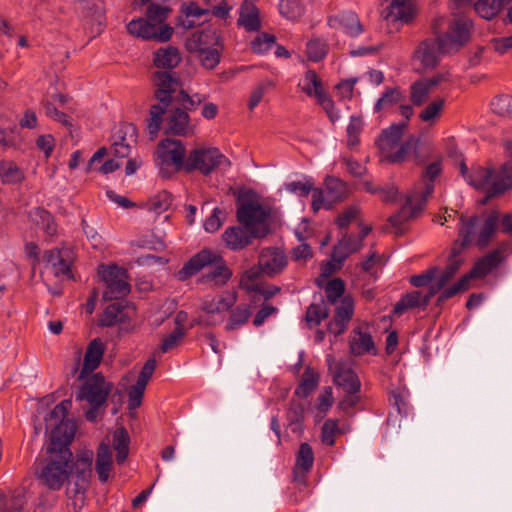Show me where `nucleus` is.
<instances>
[{"label":"nucleus","mask_w":512,"mask_h":512,"mask_svg":"<svg viewBox=\"0 0 512 512\" xmlns=\"http://www.w3.org/2000/svg\"><path fill=\"white\" fill-rule=\"evenodd\" d=\"M50 439L47 452L50 457L39 473V481L51 490H59L71 477L74 479L75 493H84L92 476L93 452L87 451L73 460L69 448L72 440Z\"/></svg>","instance_id":"obj_1"},{"label":"nucleus","mask_w":512,"mask_h":512,"mask_svg":"<svg viewBox=\"0 0 512 512\" xmlns=\"http://www.w3.org/2000/svg\"><path fill=\"white\" fill-rule=\"evenodd\" d=\"M272 209L260 203L253 189L240 190L236 194V218L239 226L228 227L222 234L225 246L240 251L255 239L265 238L271 232Z\"/></svg>","instance_id":"obj_2"},{"label":"nucleus","mask_w":512,"mask_h":512,"mask_svg":"<svg viewBox=\"0 0 512 512\" xmlns=\"http://www.w3.org/2000/svg\"><path fill=\"white\" fill-rule=\"evenodd\" d=\"M104 352L105 347L100 338L90 341L77 377L81 385L76 392V401H86L89 404V409L85 413L89 422L97 420L99 410L107 406L108 397L113 389V384L106 381L101 373H93L100 365Z\"/></svg>","instance_id":"obj_3"},{"label":"nucleus","mask_w":512,"mask_h":512,"mask_svg":"<svg viewBox=\"0 0 512 512\" xmlns=\"http://www.w3.org/2000/svg\"><path fill=\"white\" fill-rule=\"evenodd\" d=\"M153 83L155 86L154 98L158 101L149 110L146 129L153 140L161 129L163 115L173 104L186 110L195 111L198 108L191 96L181 88V79L177 72H154Z\"/></svg>","instance_id":"obj_4"},{"label":"nucleus","mask_w":512,"mask_h":512,"mask_svg":"<svg viewBox=\"0 0 512 512\" xmlns=\"http://www.w3.org/2000/svg\"><path fill=\"white\" fill-rule=\"evenodd\" d=\"M500 223V229L503 233L512 235V215L505 214L501 221L499 213L492 211L485 218L479 228V218L474 215L469 218L460 216V227L458 229V238L454 241L449 256H459L466 249L475 245L479 250L489 246L494 238Z\"/></svg>","instance_id":"obj_5"},{"label":"nucleus","mask_w":512,"mask_h":512,"mask_svg":"<svg viewBox=\"0 0 512 512\" xmlns=\"http://www.w3.org/2000/svg\"><path fill=\"white\" fill-rule=\"evenodd\" d=\"M441 170L440 159L426 166L422 174L423 180L425 181V189L421 192L420 197H408L402 208L396 214L388 218L387 223L382 226V231L393 233L396 236H400L405 233L407 229L406 222L422 212L428 197L434 191L433 182L439 176Z\"/></svg>","instance_id":"obj_6"},{"label":"nucleus","mask_w":512,"mask_h":512,"mask_svg":"<svg viewBox=\"0 0 512 512\" xmlns=\"http://www.w3.org/2000/svg\"><path fill=\"white\" fill-rule=\"evenodd\" d=\"M171 9L161 5L150 3L147 6L145 18L131 20L127 24V31L143 40H154L157 42L169 41L173 35V28L166 21Z\"/></svg>","instance_id":"obj_7"},{"label":"nucleus","mask_w":512,"mask_h":512,"mask_svg":"<svg viewBox=\"0 0 512 512\" xmlns=\"http://www.w3.org/2000/svg\"><path fill=\"white\" fill-rule=\"evenodd\" d=\"M471 270L463 275L458 281L449 287L440 286L438 281L432 283L427 294L433 298L437 293H440L436 300V306L442 307L444 302L452 297L464 293L471 288L472 282L481 280L490 274L493 270L497 269L505 258H477Z\"/></svg>","instance_id":"obj_8"},{"label":"nucleus","mask_w":512,"mask_h":512,"mask_svg":"<svg viewBox=\"0 0 512 512\" xmlns=\"http://www.w3.org/2000/svg\"><path fill=\"white\" fill-rule=\"evenodd\" d=\"M230 166V160L218 148L199 147L189 152L185 171L187 173L199 171L202 175L207 176L215 170L226 169Z\"/></svg>","instance_id":"obj_9"},{"label":"nucleus","mask_w":512,"mask_h":512,"mask_svg":"<svg viewBox=\"0 0 512 512\" xmlns=\"http://www.w3.org/2000/svg\"><path fill=\"white\" fill-rule=\"evenodd\" d=\"M72 407L71 398L63 400L55 406L45 417V432L50 439L73 440L75 434V423L68 418V412Z\"/></svg>","instance_id":"obj_10"},{"label":"nucleus","mask_w":512,"mask_h":512,"mask_svg":"<svg viewBox=\"0 0 512 512\" xmlns=\"http://www.w3.org/2000/svg\"><path fill=\"white\" fill-rule=\"evenodd\" d=\"M97 272L107 286V290L103 293L105 301L122 298L130 293L131 285L128 282L126 269L115 263L100 264Z\"/></svg>","instance_id":"obj_11"},{"label":"nucleus","mask_w":512,"mask_h":512,"mask_svg":"<svg viewBox=\"0 0 512 512\" xmlns=\"http://www.w3.org/2000/svg\"><path fill=\"white\" fill-rule=\"evenodd\" d=\"M448 52L447 40L445 38L425 39L422 41L415 53L414 57L421 64L422 70H432L440 62L442 54Z\"/></svg>","instance_id":"obj_12"},{"label":"nucleus","mask_w":512,"mask_h":512,"mask_svg":"<svg viewBox=\"0 0 512 512\" xmlns=\"http://www.w3.org/2000/svg\"><path fill=\"white\" fill-rule=\"evenodd\" d=\"M287 265V258H268L264 263L260 262L258 266H253L246 270L240 280V288L247 291L243 286L245 283L249 286H259L255 283L263 275L274 277L279 274Z\"/></svg>","instance_id":"obj_13"},{"label":"nucleus","mask_w":512,"mask_h":512,"mask_svg":"<svg viewBox=\"0 0 512 512\" xmlns=\"http://www.w3.org/2000/svg\"><path fill=\"white\" fill-rule=\"evenodd\" d=\"M162 124L165 135L186 136L192 129L189 114L174 104L164 113Z\"/></svg>","instance_id":"obj_14"},{"label":"nucleus","mask_w":512,"mask_h":512,"mask_svg":"<svg viewBox=\"0 0 512 512\" xmlns=\"http://www.w3.org/2000/svg\"><path fill=\"white\" fill-rule=\"evenodd\" d=\"M157 153L158 159L163 165H174L176 170H185L186 149L180 140L170 138L161 140L157 147Z\"/></svg>","instance_id":"obj_15"},{"label":"nucleus","mask_w":512,"mask_h":512,"mask_svg":"<svg viewBox=\"0 0 512 512\" xmlns=\"http://www.w3.org/2000/svg\"><path fill=\"white\" fill-rule=\"evenodd\" d=\"M214 46L224 48L223 38L219 30L212 26L194 32L185 42L187 51Z\"/></svg>","instance_id":"obj_16"},{"label":"nucleus","mask_w":512,"mask_h":512,"mask_svg":"<svg viewBox=\"0 0 512 512\" xmlns=\"http://www.w3.org/2000/svg\"><path fill=\"white\" fill-rule=\"evenodd\" d=\"M471 28L472 22L469 19L456 18L450 22L445 35L438 37L447 40V49L449 50L452 45L463 46L467 43L470 39Z\"/></svg>","instance_id":"obj_17"},{"label":"nucleus","mask_w":512,"mask_h":512,"mask_svg":"<svg viewBox=\"0 0 512 512\" xmlns=\"http://www.w3.org/2000/svg\"><path fill=\"white\" fill-rule=\"evenodd\" d=\"M371 231L370 227H363L357 235L343 233L338 243L333 247L330 256H350L359 251L363 238Z\"/></svg>","instance_id":"obj_18"},{"label":"nucleus","mask_w":512,"mask_h":512,"mask_svg":"<svg viewBox=\"0 0 512 512\" xmlns=\"http://www.w3.org/2000/svg\"><path fill=\"white\" fill-rule=\"evenodd\" d=\"M510 189H512V175L508 164H503L500 168V173L496 176L489 189L484 190L486 195L479 203L486 205L491 198L500 196Z\"/></svg>","instance_id":"obj_19"},{"label":"nucleus","mask_w":512,"mask_h":512,"mask_svg":"<svg viewBox=\"0 0 512 512\" xmlns=\"http://www.w3.org/2000/svg\"><path fill=\"white\" fill-rule=\"evenodd\" d=\"M353 313V299L350 296L343 297L340 304L336 307L334 318L328 323L327 329L332 330L333 327H338L336 333H344Z\"/></svg>","instance_id":"obj_20"},{"label":"nucleus","mask_w":512,"mask_h":512,"mask_svg":"<svg viewBox=\"0 0 512 512\" xmlns=\"http://www.w3.org/2000/svg\"><path fill=\"white\" fill-rule=\"evenodd\" d=\"M406 128L407 122H401L398 124H392L389 128L384 129L381 132L378 147L383 154L392 150L399 144Z\"/></svg>","instance_id":"obj_21"},{"label":"nucleus","mask_w":512,"mask_h":512,"mask_svg":"<svg viewBox=\"0 0 512 512\" xmlns=\"http://www.w3.org/2000/svg\"><path fill=\"white\" fill-rule=\"evenodd\" d=\"M317 298L318 301L311 303L305 314V321L310 329L320 325L321 321L329 316V308L325 302L324 296L320 293L314 294V300Z\"/></svg>","instance_id":"obj_22"},{"label":"nucleus","mask_w":512,"mask_h":512,"mask_svg":"<svg viewBox=\"0 0 512 512\" xmlns=\"http://www.w3.org/2000/svg\"><path fill=\"white\" fill-rule=\"evenodd\" d=\"M305 405L292 398L286 412L287 426L291 428L292 433L301 435L304 431Z\"/></svg>","instance_id":"obj_23"},{"label":"nucleus","mask_w":512,"mask_h":512,"mask_svg":"<svg viewBox=\"0 0 512 512\" xmlns=\"http://www.w3.org/2000/svg\"><path fill=\"white\" fill-rule=\"evenodd\" d=\"M329 25L336 27L337 25L345 30V33L351 37H356L363 32V26L358 16L351 11L343 12L338 16L329 19Z\"/></svg>","instance_id":"obj_24"},{"label":"nucleus","mask_w":512,"mask_h":512,"mask_svg":"<svg viewBox=\"0 0 512 512\" xmlns=\"http://www.w3.org/2000/svg\"><path fill=\"white\" fill-rule=\"evenodd\" d=\"M238 25L243 26L249 32L259 31L261 22L259 19V10L251 2L245 0L241 5Z\"/></svg>","instance_id":"obj_25"},{"label":"nucleus","mask_w":512,"mask_h":512,"mask_svg":"<svg viewBox=\"0 0 512 512\" xmlns=\"http://www.w3.org/2000/svg\"><path fill=\"white\" fill-rule=\"evenodd\" d=\"M500 173L493 168L477 167L468 175V183L478 191L489 189L490 185Z\"/></svg>","instance_id":"obj_26"},{"label":"nucleus","mask_w":512,"mask_h":512,"mask_svg":"<svg viewBox=\"0 0 512 512\" xmlns=\"http://www.w3.org/2000/svg\"><path fill=\"white\" fill-rule=\"evenodd\" d=\"M315 285L324 289L326 293L327 300L330 304L334 305L338 302V300L344 296L346 284L343 279L339 277H334L329 281H323V279H315Z\"/></svg>","instance_id":"obj_27"},{"label":"nucleus","mask_w":512,"mask_h":512,"mask_svg":"<svg viewBox=\"0 0 512 512\" xmlns=\"http://www.w3.org/2000/svg\"><path fill=\"white\" fill-rule=\"evenodd\" d=\"M180 61V52L176 47L173 46L160 48L154 53V65L157 68L172 70L178 66Z\"/></svg>","instance_id":"obj_28"},{"label":"nucleus","mask_w":512,"mask_h":512,"mask_svg":"<svg viewBox=\"0 0 512 512\" xmlns=\"http://www.w3.org/2000/svg\"><path fill=\"white\" fill-rule=\"evenodd\" d=\"M223 258H212L211 269L207 271L201 278V282H214L218 286H223L232 277V271L223 263L214 260H222Z\"/></svg>","instance_id":"obj_29"},{"label":"nucleus","mask_w":512,"mask_h":512,"mask_svg":"<svg viewBox=\"0 0 512 512\" xmlns=\"http://www.w3.org/2000/svg\"><path fill=\"white\" fill-rule=\"evenodd\" d=\"M29 219L48 236H54L57 225L51 213L44 208L36 207L29 212Z\"/></svg>","instance_id":"obj_30"},{"label":"nucleus","mask_w":512,"mask_h":512,"mask_svg":"<svg viewBox=\"0 0 512 512\" xmlns=\"http://www.w3.org/2000/svg\"><path fill=\"white\" fill-rule=\"evenodd\" d=\"M223 48L214 46L211 48H199L188 51L195 55L201 66L207 70L215 69L220 63Z\"/></svg>","instance_id":"obj_31"},{"label":"nucleus","mask_w":512,"mask_h":512,"mask_svg":"<svg viewBox=\"0 0 512 512\" xmlns=\"http://www.w3.org/2000/svg\"><path fill=\"white\" fill-rule=\"evenodd\" d=\"M334 383L343 388L348 395H356L360 391V380L351 369H341L334 375Z\"/></svg>","instance_id":"obj_32"},{"label":"nucleus","mask_w":512,"mask_h":512,"mask_svg":"<svg viewBox=\"0 0 512 512\" xmlns=\"http://www.w3.org/2000/svg\"><path fill=\"white\" fill-rule=\"evenodd\" d=\"M353 332L357 335L350 341V351L353 355L360 356L364 353H376L373 338L369 333H363L359 328L354 329Z\"/></svg>","instance_id":"obj_33"},{"label":"nucleus","mask_w":512,"mask_h":512,"mask_svg":"<svg viewBox=\"0 0 512 512\" xmlns=\"http://www.w3.org/2000/svg\"><path fill=\"white\" fill-rule=\"evenodd\" d=\"M112 466V453L109 446L105 443L100 444L97 451L96 472L100 482L106 483L109 478V471Z\"/></svg>","instance_id":"obj_34"},{"label":"nucleus","mask_w":512,"mask_h":512,"mask_svg":"<svg viewBox=\"0 0 512 512\" xmlns=\"http://www.w3.org/2000/svg\"><path fill=\"white\" fill-rule=\"evenodd\" d=\"M326 192H327V204L326 209H331L333 203L343 200L346 194V186L344 182L334 177H327L325 180Z\"/></svg>","instance_id":"obj_35"},{"label":"nucleus","mask_w":512,"mask_h":512,"mask_svg":"<svg viewBox=\"0 0 512 512\" xmlns=\"http://www.w3.org/2000/svg\"><path fill=\"white\" fill-rule=\"evenodd\" d=\"M318 385V374L310 366H307L302 379L294 391V396L307 398Z\"/></svg>","instance_id":"obj_36"},{"label":"nucleus","mask_w":512,"mask_h":512,"mask_svg":"<svg viewBox=\"0 0 512 512\" xmlns=\"http://www.w3.org/2000/svg\"><path fill=\"white\" fill-rule=\"evenodd\" d=\"M211 264L212 258H190L178 271L177 277L180 281H186L201 269L209 267Z\"/></svg>","instance_id":"obj_37"},{"label":"nucleus","mask_w":512,"mask_h":512,"mask_svg":"<svg viewBox=\"0 0 512 512\" xmlns=\"http://www.w3.org/2000/svg\"><path fill=\"white\" fill-rule=\"evenodd\" d=\"M419 143V138H416L415 136H410L404 143L401 144L399 149L391 154H387L386 160L390 163H401L404 161L406 156L414 151L415 156L417 159H419V155L417 153V146Z\"/></svg>","instance_id":"obj_38"},{"label":"nucleus","mask_w":512,"mask_h":512,"mask_svg":"<svg viewBox=\"0 0 512 512\" xmlns=\"http://www.w3.org/2000/svg\"><path fill=\"white\" fill-rule=\"evenodd\" d=\"M303 91L308 96H315L318 100V103L323 107L325 112L327 113L329 119L332 122H335L339 119V115L334 111V102L331 97L323 90L312 91L310 87H303Z\"/></svg>","instance_id":"obj_39"},{"label":"nucleus","mask_w":512,"mask_h":512,"mask_svg":"<svg viewBox=\"0 0 512 512\" xmlns=\"http://www.w3.org/2000/svg\"><path fill=\"white\" fill-rule=\"evenodd\" d=\"M173 201V196L167 190H163L159 192L157 195L151 197L149 201L145 204V207L149 211H153L156 214H161L167 211Z\"/></svg>","instance_id":"obj_40"},{"label":"nucleus","mask_w":512,"mask_h":512,"mask_svg":"<svg viewBox=\"0 0 512 512\" xmlns=\"http://www.w3.org/2000/svg\"><path fill=\"white\" fill-rule=\"evenodd\" d=\"M503 4V0H478L475 11L482 18L491 20L501 11Z\"/></svg>","instance_id":"obj_41"},{"label":"nucleus","mask_w":512,"mask_h":512,"mask_svg":"<svg viewBox=\"0 0 512 512\" xmlns=\"http://www.w3.org/2000/svg\"><path fill=\"white\" fill-rule=\"evenodd\" d=\"M404 98L405 96L401 93L398 87L387 88L382 96L377 100L374 106V111L378 113L387 107L400 103Z\"/></svg>","instance_id":"obj_42"},{"label":"nucleus","mask_w":512,"mask_h":512,"mask_svg":"<svg viewBox=\"0 0 512 512\" xmlns=\"http://www.w3.org/2000/svg\"><path fill=\"white\" fill-rule=\"evenodd\" d=\"M0 177L3 183L15 184L24 178L23 172L11 161L0 162Z\"/></svg>","instance_id":"obj_43"},{"label":"nucleus","mask_w":512,"mask_h":512,"mask_svg":"<svg viewBox=\"0 0 512 512\" xmlns=\"http://www.w3.org/2000/svg\"><path fill=\"white\" fill-rule=\"evenodd\" d=\"M346 258H329L320 263V274L316 279H323L329 281L338 273L345 264Z\"/></svg>","instance_id":"obj_44"},{"label":"nucleus","mask_w":512,"mask_h":512,"mask_svg":"<svg viewBox=\"0 0 512 512\" xmlns=\"http://www.w3.org/2000/svg\"><path fill=\"white\" fill-rule=\"evenodd\" d=\"M314 463V453L308 443H301L296 455V466L305 474L310 471Z\"/></svg>","instance_id":"obj_45"},{"label":"nucleus","mask_w":512,"mask_h":512,"mask_svg":"<svg viewBox=\"0 0 512 512\" xmlns=\"http://www.w3.org/2000/svg\"><path fill=\"white\" fill-rule=\"evenodd\" d=\"M420 308V291H413L405 294L395 304L393 313L397 316H401L408 309Z\"/></svg>","instance_id":"obj_46"},{"label":"nucleus","mask_w":512,"mask_h":512,"mask_svg":"<svg viewBox=\"0 0 512 512\" xmlns=\"http://www.w3.org/2000/svg\"><path fill=\"white\" fill-rule=\"evenodd\" d=\"M127 138L132 142H136L137 128L134 124L125 123L120 125L112 136V146L130 143Z\"/></svg>","instance_id":"obj_47"},{"label":"nucleus","mask_w":512,"mask_h":512,"mask_svg":"<svg viewBox=\"0 0 512 512\" xmlns=\"http://www.w3.org/2000/svg\"><path fill=\"white\" fill-rule=\"evenodd\" d=\"M131 245L154 252H163L166 248L162 239L153 236H142L139 239L132 241Z\"/></svg>","instance_id":"obj_48"},{"label":"nucleus","mask_w":512,"mask_h":512,"mask_svg":"<svg viewBox=\"0 0 512 512\" xmlns=\"http://www.w3.org/2000/svg\"><path fill=\"white\" fill-rule=\"evenodd\" d=\"M492 111L500 116L512 118V96L500 95L491 102Z\"/></svg>","instance_id":"obj_49"},{"label":"nucleus","mask_w":512,"mask_h":512,"mask_svg":"<svg viewBox=\"0 0 512 512\" xmlns=\"http://www.w3.org/2000/svg\"><path fill=\"white\" fill-rule=\"evenodd\" d=\"M306 51L309 60L319 62L327 54V44L324 40L313 39L307 43Z\"/></svg>","instance_id":"obj_50"},{"label":"nucleus","mask_w":512,"mask_h":512,"mask_svg":"<svg viewBox=\"0 0 512 512\" xmlns=\"http://www.w3.org/2000/svg\"><path fill=\"white\" fill-rule=\"evenodd\" d=\"M430 89L421 80L414 82L410 87V100L415 106H421L427 100L430 94Z\"/></svg>","instance_id":"obj_51"},{"label":"nucleus","mask_w":512,"mask_h":512,"mask_svg":"<svg viewBox=\"0 0 512 512\" xmlns=\"http://www.w3.org/2000/svg\"><path fill=\"white\" fill-rule=\"evenodd\" d=\"M251 312L248 306L239 305L231 312L230 321L226 325V330H235L238 326L244 324L250 317Z\"/></svg>","instance_id":"obj_52"},{"label":"nucleus","mask_w":512,"mask_h":512,"mask_svg":"<svg viewBox=\"0 0 512 512\" xmlns=\"http://www.w3.org/2000/svg\"><path fill=\"white\" fill-rule=\"evenodd\" d=\"M340 433L338 421L327 419L321 428V441L327 446L335 445V435Z\"/></svg>","instance_id":"obj_53"},{"label":"nucleus","mask_w":512,"mask_h":512,"mask_svg":"<svg viewBox=\"0 0 512 512\" xmlns=\"http://www.w3.org/2000/svg\"><path fill=\"white\" fill-rule=\"evenodd\" d=\"M124 306L120 302H115L108 305L104 311L103 319L101 320V325L106 327H112L119 322V314L121 309H125Z\"/></svg>","instance_id":"obj_54"},{"label":"nucleus","mask_w":512,"mask_h":512,"mask_svg":"<svg viewBox=\"0 0 512 512\" xmlns=\"http://www.w3.org/2000/svg\"><path fill=\"white\" fill-rule=\"evenodd\" d=\"M462 264L461 260L453 261L449 263L444 269L439 268L436 281L440 283V286H446L457 274Z\"/></svg>","instance_id":"obj_55"},{"label":"nucleus","mask_w":512,"mask_h":512,"mask_svg":"<svg viewBox=\"0 0 512 512\" xmlns=\"http://www.w3.org/2000/svg\"><path fill=\"white\" fill-rule=\"evenodd\" d=\"M438 273H439V267H437V266L431 267L419 275L412 276L410 278V283L415 287L427 286L431 282L436 281Z\"/></svg>","instance_id":"obj_56"},{"label":"nucleus","mask_w":512,"mask_h":512,"mask_svg":"<svg viewBox=\"0 0 512 512\" xmlns=\"http://www.w3.org/2000/svg\"><path fill=\"white\" fill-rule=\"evenodd\" d=\"M275 41L276 37L274 35L262 33L251 42V48L253 52L262 54L268 51L275 43Z\"/></svg>","instance_id":"obj_57"},{"label":"nucleus","mask_w":512,"mask_h":512,"mask_svg":"<svg viewBox=\"0 0 512 512\" xmlns=\"http://www.w3.org/2000/svg\"><path fill=\"white\" fill-rule=\"evenodd\" d=\"M280 14L288 20H298L303 14L302 6L294 1H287L286 3H280L279 5Z\"/></svg>","instance_id":"obj_58"},{"label":"nucleus","mask_w":512,"mask_h":512,"mask_svg":"<svg viewBox=\"0 0 512 512\" xmlns=\"http://www.w3.org/2000/svg\"><path fill=\"white\" fill-rule=\"evenodd\" d=\"M388 16L394 15L395 19H399L408 22L411 19V14L407 12L406 0H391L388 7Z\"/></svg>","instance_id":"obj_59"},{"label":"nucleus","mask_w":512,"mask_h":512,"mask_svg":"<svg viewBox=\"0 0 512 512\" xmlns=\"http://www.w3.org/2000/svg\"><path fill=\"white\" fill-rule=\"evenodd\" d=\"M17 131V125L15 123H11L9 125H5L0 119V146L3 149H7L15 146V141L13 138H9V134H14Z\"/></svg>","instance_id":"obj_60"},{"label":"nucleus","mask_w":512,"mask_h":512,"mask_svg":"<svg viewBox=\"0 0 512 512\" xmlns=\"http://www.w3.org/2000/svg\"><path fill=\"white\" fill-rule=\"evenodd\" d=\"M445 100L442 98L432 101L419 115L422 121L428 122L438 117L444 107Z\"/></svg>","instance_id":"obj_61"},{"label":"nucleus","mask_w":512,"mask_h":512,"mask_svg":"<svg viewBox=\"0 0 512 512\" xmlns=\"http://www.w3.org/2000/svg\"><path fill=\"white\" fill-rule=\"evenodd\" d=\"M185 329L183 327H177L171 334H169L162 342L161 351L167 353L178 345V343L184 338Z\"/></svg>","instance_id":"obj_62"},{"label":"nucleus","mask_w":512,"mask_h":512,"mask_svg":"<svg viewBox=\"0 0 512 512\" xmlns=\"http://www.w3.org/2000/svg\"><path fill=\"white\" fill-rule=\"evenodd\" d=\"M390 404L397 409V412L407 417L409 414V403L406 400L404 394L400 391H392L389 397Z\"/></svg>","instance_id":"obj_63"},{"label":"nucleus","mask_w":512,"mask_h":512,"mask_svg":"<svg viewBox=\"0 0 512 512\" xmlns=\"http://www.w3.org/2000/svg\"><path fill=\"white\" fill-rule=\"evenodd\" d=\"M318 402L317 409L319 418L321 419L326 415L333 404L332 388L330 386L325 387L323 393L318 396Z\"/></svg>","instance_id":"obj_64"}]
</instances>
